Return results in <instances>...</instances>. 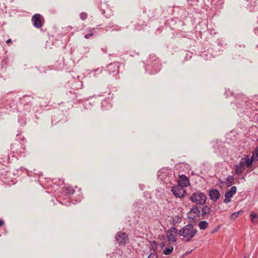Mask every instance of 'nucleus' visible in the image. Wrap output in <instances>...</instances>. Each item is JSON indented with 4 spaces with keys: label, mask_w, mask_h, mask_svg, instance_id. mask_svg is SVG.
Returning a JSON list of instances; mask_svg holds the SVG:
<instances>
[{
    "label": "nucleus",
    "mask_w": 258,
    "mask_h": 258,
    "mask_svg": "<svg viewBox=\"0 0 258 258\" xmlns=\"http://www.w3.org/2000/svg\"><path fill=\"white\" fill-rule=\"evenodd\" d=\"M197 232V228L192 224H188L179 230L178 234L180 236L183 237L185 241L189 242L191 240Z\"/></svg>",
    "instance_id": "1"
},
{
    "label": "nucleus",
    "mask_w": 258,
    "mask_h": 258,
    "mask_svg": "<svg viewBox=\"0 0 258 258\" xmlns=\"http://www.w3.org/2000/svg\"><path fill=\"white\" fill-rule=\"evenodd\" d=\"M206 195L201 192L192 194L190 197V200L194 203L199 205H204L206 202Z\"/></svg>",
    "instance_id": "2"
},
{
    "label": "nucleus",
    "mask_w": 258,
    "mask_h": 258,
    "mask_svg": "<svg viewBox=\"0 0 258 258\" xmlns=\"http://www.w3.org/2000/svg\"><path fill=\"white\" fill-rule=\"evenodd\" d=\"M44 22V19L41 15L36 14L33 15V26L35 27L41 28L43 26Z\"/></svg>",
    "instance_id": "3"
},
{
    "label": "nucleus",
    "mask_w": 258,
    "mask_h": 258,
    "mask_svg": "<svg viewBox=\"0 0 258 258\" xmlns=\"http://www.w3.org/2000/svg\"><path fill=\"white\" fill-rule=\"evenodd\" d=\"M171 191L173 194L177 198H181L184 197L186 193L183 187L176 185L172 187Z\"/></svg>",
    "instance_id": "4"
},
{
    "label": "nucleus",
    "mask_w": 258,
    "mask_h": 258,
    "mask_svg": "<svg viewBox=\"0 0 258 258\" xmlns=\"http://www.w3.org/2000/svg\"><path fill=\"white\" fill-rule=\"evenodd\" d=\"M116 241L119 244H125L128 240V236L123 232H119L115 236Z\"/></svg>",
    "instance_id": "5"
},
{
    "label": "nucleus",
    "mask_w": 258,
    "mask_h": 258,
    "mask_svg": "<svg viewBox=\"0 0 258 258\" xmlns=\"http://www.w3.org/2000/svg\"><path fill=\"white\" fill-rule=\"evenodd\" d=\"M177 233H178L177 229L174 227H172L167 232L168 240L170 241L175 242L176 241V236Z\"/></svg>",
    "instance_id": "6"
},
{
    "label": "nucleus",
    "mask_w": 258,
    "mask_h": 258,
    "mask_svg": "<svg viewBox=\"0 0 258 258\" xmlns=\"http://www.w3.org/2000/svg\"><path fill=\"white\" fill-rule=\"evenodd\" d=\"M237 188L235 186H232L230 190L228 191L225 194V199L223 200L224 203H228L231 201V199L236 193Z\"/></svg>",
    "instance_id": "7"
},
{
    "label": "nucleus",
    "mask_w": 258,
    "mask_h": 258,
    "mask_svg": "<svg viewBox=\"0 0 258 258\" xmlns=\"http://www.w3.org/2000/svg\"><path fill=\"white\" fill-rule=\"evenodd\" d=\"M200 211V209L197 206H195L188 212V217L192 220H195L197 217L199 215Z\"/></svg>",
    "instance_id": "8"
},
{
    "label": "nucleus",
    "mask_w": 258,
    "mask_h": 258,
    "mask_svg": "<svg viewBox=\"0 0 258 258\" xmlns=\"http://www.w3.org/2000/svg\"><path fill=\"white\" fill-rule=\"evenodd\" d=\"M11 150L13 153H16L18 154H21L24 151V148L22 147V144L17 142L13 143L11 145Z\"/></svg>",
    "instance_id": "9"
},
{
    "label": "nucleus",
    "mask_w": 258,
    "mask_h": 258,
    "mask_svg": "<svg viewBox=\"0 0 258 258\" xmlns=\"http://www.w3.org/2000/svg\"><path fill=\"white\" fill-rule=\"evenodd\" d=\"M220 195L219 191L217 189H212L209 190V196L212 201H217L220 198Z\"/></svg>",
    "instance_id": "10"
},
{
    "label": "nucleus",
    "mask_w": 258,
    "mask_h": 258,
    "mask_svg": "<svg viewBox=\"0 0 258 258\" xmlns=\"http://www.w3.org/2000/svg\"><path fill=\"white\" fill-rule=\"evenodd\" d=\"M178 183V185L182 187H186L189 185L188 178L184 175H180L179 177Z\"/></svg>",
    "instance_id": "11"
},
{
    "label": "nucleus",
    "mask_w": 258,
    "mask_h": 258,
    "mask_svg": "<svg viewBox=\"0 0 258 258\" xmlns=\"http://www.w3.org/2000/svg\"><path fill=\"white\" fill-rule=\"evenodd\" d=\"M254 161V157L251 156V158H249L248 156H246L245 157L241 158L240 162L243 163L244 166L249 167L253 163Z\"/></svg>",
    "instance_id": "12"
},
{
    "label": "nucleus",
    "mask_w": 258,
    "mask_h": 258,
    "mask_svg": "<svg viewBox=\"0 0 258 258\" xmlns=\"http://www.w3.org/2000/svg\"><path fill=\"white\" fill-rule=\"evenodd\" d=\"M235 174L237 175H240L242 173L245 169V166L243 165V163L240 161L239 164L235 166Z\"/></svg>",
    "instance_id": "13"
},
{
    "label": "nucleus",
    "mask_w": 258,
    "mask_h": 258,
    "mask_svg": "<svg viewBox=\"0 0 258 258\" xmlns=\"http://www.w3.org/2000/svg\"><path fill=\"white\" fill-rule=\"evenodd\" d=\"M234 178L232 175H229L226 178V184L227 187L231 186L234 183Z\"/></svg>",
    "instance_id": "14"
},
{
    "label": "nucleus",
    "mask_w": 258,
    "mask_h": 258,
    "mask_svg": "<svg viewBox=\"0 0 258 258\" xmlns=\"http://www.w3.org/2000/svg\"><path fill=\"white\" fill-rule=\"evenodd\" d=\"M210 212V208L207 206H204L202 209V216L203 217H205L206 216L208 215Z\"/></svg>",
    "instance_id": "15"
},
{
    "label": "nucleus",
    "mask_w": 258,
    "mask_h": 258,
    "mask_svg": "<svg viewBox=\"0 0 258 258\" xmlns=\"http://www.w3.org/2000/svg\"><path fill=\"white\" fill-rule=\"evenodd\" d=\"M250 217L252 223L254 224H257L258 222V220H257L258 218V216L257 214H255L253 212H251L250 214Z\"/></svg>",
    "instance_id": "16"
},
{
    "label": "nucleus",
    "mask_w": 258,
    "mask_h": 258,
    "mask_svg": "<svg viewBox=\"0 0 258 258\" xmlns=\"http://www.w3.org/2000/svg\"><path fill=\"white\" fill-rule=\"evenodd\" d=\"M208 223L206 221H202L199 224V226L200 229L204 230L207 228L208 226Z\"/></svg>",
    "instance_id": "17"
},
{
    "label": "nucleus",
    "mask_w": 258,
    "mask_h": 258,
    "mask_svg": "<svg viewBox=\"0 0 258 258\" xmlns=\"http://www.w3.org/2000/svg\"><path fill=\"white\" fill-rule=\"evenodd\" d=\"M173 247L172 246H169L168 247H166L163 251V253L165 255H168L171 253L173 251Z\"/></svg>",
    "instance_id": "18"
},
{
    "label": "nucleus",
    "mask_w": 258,
    "mask_h": 258,
    "mask_svg": "<svg viewBox=\"0 0 258 258\" xmlns=\"http://www.w3.org/2000/svg\"><path fill=\"white\" fill-rule=\"evenodd\" d=\"M117 67L116 64H110L108 66V70L109 71L110 73H113L116 71V69L117 68Z\"/></svg>",
    "instance_id": "19"
},
{
    "label": "nucleus",
    "mask_w": 258,
    "mask_h": 258,
    "mask_svg": "<svg viewBox=\"0 0 258 258\" xmlns=\"http://www.w3.org/2000/svg\"><path fill=\"white\" fill-rule=\"evenodd\" d=\"M241 212V211H239L238 212L232 213L230 216V219L232 220H234L235 219H236L239 216V214Z\"/></svg>",
    "instance_id": "20"
},
{
    "label": "nucleus",
    "mask_w": 258,
    "mask_h": 258,
    "mask_svg": "<svg viewBox=\"0 0 258 258\" xmlns=\"http://www.w3.org/2000/svg\"><path fill=\"white\" fill-rule=\"evenodd\" d=\"M88 15L86 13L82 12L80 14V18L82 20H85L87 18Z\"/></svg>",
    "instance_id": "21"
},
{
    "label": "nucleus",
    "mask_w": 258,
    "mask_h": 258,
    "mask_svg": "<svg viewBox=\"0 0 258 258\" xmlns=\"http://www.w3.org/2000/svg\"><path fill=\"white\" fill-rule=\"evenodd\" d=\"M255 156L257 159H258V147L256 148L255 150L253 151L252 156Z\"/></svg>",
    "instance_id": "22"
},
{
    "label": "nucleus",
    "mask_w": 258,
    "mask_h": 258,
    "mask_svg": "<svg viewBox=\"0 0 258 258\" xmlns=\"http://www.w3.org/2000/svg\"><path fill=\"white\" fill-rule=\"evenodd\" d=\"M147 258H157V255L155 253H151Z\"/></svg>",
    "instance_id": "23"
},
{
    "label": "nucleus",
    "mask_w": 258,
    "mask_h": 258,
    "mask_svg": "<svg viewBox=\"0 0 258 258\" xmlns=\"http://www.w3.org/2000/svg\"><path fill=\"white\" fill-rule=\"evenodd\" d=\"M92 33H88L87 34L85 35L84 37L86 39H89L92 36H93Z\"/></svg>",
    "instance_id": "24"
},
{
    "label": "nucleus",
    "mask_w": 258,
    "mask_h": 258,
    "mask_svg": "<svg viewBox=\"0 0 258 258\" xmlns=\"http://www.w3.org/2000/svg\"><path fill=\"white\" fill-rule=\"evenodd\" d=\"M87 31L88 32V33H92V35L94 34V32L95 31V28H88L87 29Z\"/></svg>",
    "instance_id": "25"
},
{
    "label": "nucleus",
    "mask_w": 258,
    "mask_h": 258,
    "mask_svg": "<svg viewBox=\"0 0 258 258\" xmlns=\"http://www.w3.org/2000/svg\"><path fill=\"white\" fill-rule=\"evenodd\" d=\"M219 228H220V227L218 226L216 228H215V229L213 230V231L212 232V233H214L215 232H217L219 230Z\"/></svg>",
    "instance_id": "26"
},
{
    "label": "nucleus",
    "mask_w": 258,
    "mask_h": 258,
    "mask_svg": "<svg viewBox=\"0 0 258 258\" xmlns=\"http://www.w3.org/2000/svg\"><path fill=\"white\" fill-rule=\"evenodd\" d=\"M74 192H75V190H74V189H71L70 190V191H68V193H69V194L72 195V194H73L74 193Z\"/></svg>",
    "instance_id": "27"
},
{
    "label": "nucleus",
    "mask_w": 258,
    "mask_h": 258,
    "mask_svg": "<svg viewBox=\"0 0 258 258\" xmlns=\"http://www.w3.org/2000/svg\"><path fill=\"white\" fill-rule=\"evenodd\" d=\"M4 224V221L2 220H0V226H2Z\"/></svg>",
    "instance_id": "28"
},
{
    "label": "nucleus",
    "mask_w": 258,
    "mask_h": 258,
    "mask_svg": "<svg viewBox=\"0 0 258 258\" xmlns=\"http://www.w3.org/2000/svg\"><path fill=\"white\" fill-rule=\"evenodd\" d=\"M152 243H153V245L154 246H155V247L156 248V247H157V243H156L155 241H153Z\"/></svg>",
    "instance_id": "29"
},
{
    "label": "nucleus",
    "mask_w": 258,
    "mask_h": 258,
    "mask_svg": "<svg viewBox=\"0 0 258 258\" xmlns=\"http://www.w3.org/2000/svg\"><path fill=\"white\" fill-rule=\"evenodd\" d=\"M12 42V40H11V39H8V40L6 41V43H7V44H8V43H10V42Z\"/></svg>",
    "instance_id": "30"
},
{
    "label": "nucleus",
    "mask_w": 258,
    "mask_h": 258,
    "mask_svg": "<svg viewBox=\"0 0 258 258\" xmlns=\"http://www.w3.org/2000/svg\"><path fill=\"white\" fill-rule=\"evenodd\" d=\"M254 33L255 34L258 35V27L254 30Z\"/></svg>",
    "instance_id": "31"
},
{
    "label": "nucleus",
    "mask_w": 258,
    "mask_h": 258,
    "mask_svg": "<svg viewBox=\"0 0 258 258\" xmlns=\"http://www.w3.org/2000/svg\"><path fill=\"white\" fill-rule=\"evenodd\" d=\"M164 246V242H162L161 243V247H163Z\"/></svg>",
    "instance_id": "32"
},
{
    "label": "nucleus",
    "mask_w": 258,
    "mask_h": 258,
    "mask_svg": "<svg viewBox=\"0 0 258 258\" xmlns=\"http://www.w3.org/2000/svg\"><path fill=\"white\" fill-rule=\"evenodd\" d=\"M189 253V252H186L185 253V254H186V255H187V254H188Z\"/></svg>",
    "instance_id": "33"
},
{
    "label": "nucleus",
    "mask_w": 258,
    "mask_h": 258,
    "mask_svg": "<svg viewBox=\"0 0 258 258\" xmlns=\"http://www.w3.org/2000/svg\"><path fill=\"white\" fill-rule=\"evenodd\" d=\"M244 258H247L246 255H244Z\"/></svg>",
    "instance_id": "34"
},
{
    "label": "nucleus",
    "mask_w": 258,
    "mask_h": 258,
    "mask_svg": "<svg viewBox=\"0 0 258 258\" xmlns=\"http://www.w3.org/2000/svg\"><path fill=\"white\" fill-rule=\"evenodd\" d=\"M256 141H257V142H258V138L257 139V140H256Z\"/></svg>",
    "instance_id": "35"
}]
</instances>
